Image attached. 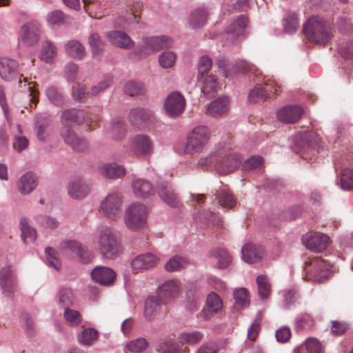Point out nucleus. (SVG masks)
I'll return each mask as SVG.
<instances>
[{"mask_svg": "<svg viewBox=\"0 0 353 353\" xmlns=\"http://www.w3.org/2000/svg\"><path fill=\"white\" fill-rule=\"evenodd\" d=\"M41 25L37 21H31L21 28V38L28 46L36 44L39 40Z\"/></svg>", "mask_w": 353, "mask_h": 353, "instance_id": "obj_14", "label": "nucleus"}, {"mask_svg": "<svg viewBox=\"0 0 353 353\" xmlns=\"http://www.w3.org/2000/svg\"><path fill=\"white\" fill-rule=\"evenodd\" d=\"M132 189L136 196L147 198L154 194L152 184L143 179H137L132 182Z\"/></svg>", "mask_w": 353, "mask_h": 353, "instance_id": "obj_31", "label": "nucleus"}, {"mask_svg": "<svg viewBox=\"0 0 353 353\" xmlns=\"http://www.w3.org/2000/svg\"><path fill=\"white\" fill-rule=\"evenodd\" d=\"M60 119L62 125H81L85 121V114L81 110L68 108L63 111Z\"/></svg>", "mask_w": 353, "mask_h": 353, "instance_id": "obj_27", "label": "nucleus"}, {"mask_svg": "<svg viewBox=\"0 0 353 353\" xmlns=\"http://www.w3.org/2000/svg\"><path fill=\"white\" fill-rule=\"evenodd\" d=\"M123 200L120 194L110 193L106 196L101 204V209L108 218L116 220L122 215Z\"/></svg>", "mask_w": 353, "mask_h": 353, "instance_id": "obj_8", "label": "nucleus"}, {"mask_svg": "<svg viewBox=\"0 0 353 353\" xmlns=\"http://www.w3.org/2000/svg\"><path fill=\"white\" fill-rule=\"evenodd\" d=\"M124 92L132 97L143 94L145 90L143 83L129 81L124 86Z\"/></svg>", "mask_w": 353, "mask_h": 353, "instance_id": "obj_49", "label": "nucleus"}, {"mask_svg": "<svg viewBox=\"0 0 353 353\" xmlns=\"http://www.w3.org/2000/svg\"><path fill=\"white\" fill-rule=\"evenodd\" d=\"M172 40L168 37H144L142 44L137 47V52L140 55H149L157 51L171 47Z\"/></svg>", "mask_w": 353, "mask_h": 353, "instance_id": "obj_7", "label": "nucleus"}, {"mask_svg": "<svg viewBox=\"0 0 353 353\" xmlns=\"http://www.w3.org/2000/svg\"><path fill=\"white\" fill-rule=\"evenodd\" d=\"M148 208L141 203L130 204L124 212V222L126 227L132 231L143 229L147 223Z\"/></svg>", "mask_w": 353, "mask_h": 353, "instance_id": "obj_5", "label": "nucleus"}, {"mask_svg": "<svg viewBox=\"0 0 353 353\" xmlns=\"http://www.w3.org/2000/svg\"><path fill=\"white\" fill-rule=\"evenodd\" d=\"M163 303L157 296H151L146 299L145 303V316L148 321L152 320L161 310Z\"/></svg>", "mask_w": 353, "mask_h": 353, "instance_id": "obj_37", "label": "nucleus"}, {"mask_svg": "<svg viewBox=\"0 0 353 353\" xmlns=\"http://www.w3.org/2000/svg\"><path fill=\"white\" fill-rule=\"evenodd\" d=\"M37 177L32 172L23 174L17 182L18 191L23 195L30 194L37 186Z\"/></svg>", "mask_w": 353, "mask_h": 353, "instance_id": "obj_24", "label": "nucleus"}, {"mask_svg": "<svg viewBox=\"0 0 353 353\" xmlns=\"http://www.w3.org/2000/svg\"><path fill=\"white\" fill-rule=\"evenodd\" d=\"M21 77L19 71V64L15 60L8 57L0 58V77L2 80L13 81L19 79V83L21 85Z\"/></svg>", "mask_w": 353, "mask_h": 353, "instance_id": "obj_10", "label": "nucleus"}, {"mask_svg": "<svg viewBox=\"0 0 353 353\" xmlns=\"http://www.w3.org/2000/svg\"><path fill=\"white\" fill-rule=\"evenodd\" d=\"M242 259L247 263H253L259 261L263 254V250L261 247L252 243L245 245L242 250Z\"/></svg>", "mask_w": 353, "mask_h": 353, "instance_id": "obj_30", "label": "nucleus"}, {"mask_svg": "<svg viewBox=\"0 0 353 353\" xmlns=\"http://www.w3.org/2000/svg\"><path fill=\"white\" fill-rule=\"evenodd\" d=\"M283 26L287 33L295 32L299 27L297 15L295 13L288 14L284 19Z\"/></svg>", "mask_w": 353, "mask_h": 353, "instance_id": "obj_53", "label": "nucleus"}, {"mask_svg": "<svg viewBox=\"0 0 353 353\" xmlns=\"http://www.w3.org/2000/svg\"><path fill=\"white\" fill-rule=\"evenodd\" d=\"M87 94L86 84L77 82L72 86V97L74 101L84 102L87 99Z\"/></svg>", "mask_w": 353, "mask_h": 353, "instance_id": "obj_48", "label": "nucleus"}, {"mask_svg": "<svg viewBox=\"0 0 353 353\" xmlns=\"http://www.w3.org/2000/svg\"><path fill=\"white\" fill-rule=\"evenodd\" d=\"M267 93L263 92L262 85L259 83H256L255 87L250 92L248 99L250 102L256 103L258 101H264L267 100Z\"/></svg>", "mask_w": 353, "mask_h": 353, "instance_id": "obj_56", "label": "nucleus"}, {"mask_svg": "<svg viewBox=\"0 0 353 353\" xmlns=\"http://www.w3.org/2000/svg\"><path fill=\"white\" fill-rule=\"evenodd\" d=\"M263 163L261 157H252L248 159L243 165L245 170H254L259 168Z\"/></svg>", "mask_w": 353, "mask_h": 353, "instance_id": "obj_63", "label": "nucleus"}, {"mask_svg": "<svg viewBox=\"0 0 353 353\" xmlns=\"http://www.w3.org/2000/svg\"><path fill=\"white\" fill-rule=\"evenodd\" d=\"M160 258L150 252H147L136 256L131 262L134 271L139 272L155 267L159 262Z\"/></svg>", "mask_w": 353, "mask_h": 353, "instance_id": "obj_18", "label": "nucleus"}, {"mask_svg": "<svg viewBox=\"0 0 353 353\" xmlns=\"http://www.w3.org/2000/svg\"><path fill=\"white\" fill-rule=\"evenodd\" d=\"M228 98L219 97L213 101L207 108L206 113L212 117H219L228 112L229 107Z\"/></svg>", "mask_w": 353, "mask_h": 353, "instance_id": "obj_32", "label": "nucleus"}, {"mask_svg": "<svg viewBox=\"0 0 353 353\" xmlns=\"http://www.w3.org/2000/svg\"><path fill=\"white\" fill-rule=\"evenodd\" d=\"M340 183L343 190L353 189V169L347 167L343 168L340 172Z\"/></svg>", "mask_w": 353, "mask_h": 353, "instance_id": "obj_44", "label": "nucleus"}, {"mask_svg": "<svg viewBox=\"0 0 353 353\" xmlns=\"http://www.w3.org/2000/svg\"><path fill=\"white\" fill-rule=\"evenodd\" d=\"M45 253L46 254L48 265L54 268L57 270H59L61 265L58 257V253L50 247L46 248Z\"/></svg>", "mask_w": 353, "mask_h": 353, "instance_id": "obj_52", "label": "nucleus"}, {"mask_svg": "<svg viewBox=\"0 0 353 353\" xmlns=\"http://www.w3.org/2000/svg\"><path fill=\"white\" fill-rule=\"evenodd\" d=\"M261 314L258 313L256 318L254 319L248 331V338L250 341H254L258 336L261 329Z\"/></svg>", "mask_w": 353, "mask_h": 353, "instance_id": "obj_60", "label": "nucleus"}, {"mask_svg": "<svg viewBox=\"0 0 353 353\" xmlns=\"http://www.w3.org/2000/svg\"><path fill=\"white\" fill-rule=\"evenodd\" d=\"M98 246L100 253L105 259H114L123 252L119 234L110 228H106L99 232Z\"/></svg>", "mask_w": 353, "mask_h": 353, "instance_id": "obj_2", "label": "nucleus"}, {"mask_svg": "<svg viewBox=\"0 0 353 353\" xmlns=\"http://www.w3.org/2000/svg\"><path fill=\"white\" fill-rule=\"evenodd\" d=\"M101 173L106 178L120 179L125 174V168L117 163H105L101 165Z\"/></svg>", "mask_w": 353, "mask_h": 353, "instance_id": "obj_34", "label": "nucleus"}, {"mask_svg": "<svg viewBox=\"0 0 353 353\" xmlns=\"http://www.w3.org/2000/svg\"><path fill=\"white\" fill-rule=\"evenodd\" d=\"M158 194L162 201L172 208H178L181 205L179 194L172 186L168 183H162L158 185Z\"/></svg>", "mask_w": 353, "mask_h": 353, "instance_id": "obj_16", "label": "nucleus"}, {"mask_svg": "<svg viewBox=\"0 0 353 353\" xmlns=\"http://www.w3.org/2000/svg\"><path fill=\"white\" fill-rule=\"evenodd\" d=\"M64 48L66 54L74 59H81L85 54L84 47L76 40L68 41Z\"/></svg>", "mask_w": 353, "mask_h": 353, "instance_id": "obj_38", "label": "nucleus"}, {"mask_svg": "<svg viewBox=\"0 0 353 353\" xmlns=\"http://www.w3.org/2000/svg\"><path fill=\"white\" fill-rule=\"evenodd\" d=\"M46 21L48 24L50 26H59L62 24L69 23L70 17L65 15L62 11L55 10L47 14Z\"/></svg>", "mask_w": 353, "mask_h": 353, "instance_id": "obj_39", "label": "nucleus"}, {"mask_svg": "<svg viewBox=\"0 0 353 353\" xmlns=\"http://www.w3.org/2000/svg\"><path fill=\"white\" fill-rule=\"evenodd\" d=\"M210 135V130L205 126L193 128L187 137L185 152L191 154L201 152L208 143Z\"/></svg>", "mask_w": 353, "mask_h": 353, "instance_id": "obj_6", "label": "nucleus"}, {"mask_svg": "<svg viewBox=\"0 0 353 353\" xmlns=\"http://www.w3.org/2000/svg\"><path fill=\"white\" fill-rule=\"evenodd\" d=\"M148 343L144 338L131 341L126 345L127 349L134 353H140L147 348Z\"/></svg>", "mask_w": 353, "mask_h": 353, "instance_id": "obj_58", "label": "nucleus"}, {"mask_svg": "<svg viewBox=\"0 0 353 353\" xmlns=\"http://www.w3.org/2000/svg\"><path fill=\"white\" fill-rule=\"evenodd\" d=\"M198 79L202 83L201 91L205 96L212 97L216 94L218 83L214 75L210 74L203 78H198Z\"/></svg>", "mask_w": 353, "mask_h": 353, "instance_id": "obj_35", "label": "nucleus"}, {"mask_svg": "<svg viewBox=\"0 0 353 353\" xmlns=\"http://www.w3.org/2000/svg\"><path fill=\"white\" fill-rule=\"evenodd\" d=\"M50 122L46 117H38L35 123L37 139L41 141H46L47 137L46 129Z\"/></svg>", "mask_w": 353, "mask_h": 353, "instance_id": "obj_45", "label": "nucleus"}, {"mask_svg": "<svg viewBox=\"0 0 353 353\" xmlns=\"http://www.w3.org/2000/svg\"><path fill=\"white\" fill-rule=\"evenodd\" d=\"M19 226L21 231V239L24 243H27L28 241H35L36 230L29 225L26 218L21 219Z\"/></svg>", "mask_w": 353, "mask_h": 353, "instance_id": "obj_43", "label": "nucleus"}, {"mask_svg": "<svg viewBox=\"0 0 353 353\" xmlns=\"http://www.w3.org/2000/svg\"><path fill=\"white\" fill-rule=\"evenodd\" d=\"M130 121L133 125L152 123L155 117L152 111L141 108L132 109L129 114Z\"/></svg>", "mask_w": 353, "mask_h": 353, "instance_id": "obj_28", "label": "nucleus"}, {"mask_svg": "<svg viewBox=\"0 0 353 353\" xmlns=\"http://www.w3.org/2000/svg\"><path fill=\"white\" fill-rule=\"evenodd\" d=\"M329 241L330 239L327 235L319 232L307 234L303 238V242L305 247L315 252L324 251L327 248Z\"/></svg>", "mask_w": 353, "mask_h": 353, "instance_id": "obj_11", "label": "nucleus"}, {"mask_svg": "<svg viewBox=\"0 0 353 353\" xmlns=\"http://www.w3.org/2000/svg\"><path fill=\"white\" fill-rule=\"evenodd\" d=\"M258 292L261 299H266L270 294L271 285L265 276L260 275L256 279Z\"/></svg>", "mask_w": 353, "mask_h": 353, "instance_id": "obj_50", "label": "nucleus"}, {"mask_svg": "<svg viewBox=\"0 0 353 353\" xmlns=\"http://www.w3.org/2000/svg\"><path fill=\"white\" fill-rule=\"evenodd\" d=\"M59 250L63 254L68 252L77 255L79 262L86 264L88 262L87 253L80 242L74 240L63 241L59 244Z\"/></svg>", "mask_w": 353, "mask_h": 353, "instance_id": "obj_17", "label": "nucleus"}, {"mask_svg": "<svg viewBox=\"0 0 353 353\" xmlns=\"http://www.w3.org/2000/svg\"><path fill=\"white\" fill-rule=\"evenodd\" d=\"M131 150L137 156L149 157L154 151L153 141L147 134H137L131 139Z\"/></svg>", "mask_w": 353, "mask_h": 353, "instance_id": "obj_9", "label": "nucleus"}, {"mask_svg": "<svg viewBox=\"0 0 353 353\" xmlns=\"http://www.w3.org/2000/svg\"><path fill=\"white\" fill-rule=\"evenodd\" d=\"M223 304L219 296L215 293H211L207 298V307L209 312L216 313L222 308Z\"/></svg>", "mask_w": 353, "mask_h": 353, "instance_id": "obj_55", "label": "nucleus"}, {"mask_svg": "<svg viewBox=\"0 0 353 353\" xmlns=\"http://www.w3.org/2000/svg\"><path fill=\"white\" fill-rule=\"evenodd\" d=\"M68 195L74 199H82L87 196L88 186L81 179L77 178L69 183L68 187Z\"/></svg>", "mask_w": 353, "mask_h": 353, "instance_id": "obj_29", "label": "nucleus"}, {"mask_svg": "<svg viewBox=\"0 0 353 353\" xmlns=\"http://www.w3.org/2000/svg\"><path fill=\"white\" fill-rule=\"evenodd\" d=\"M314 321L309 314L299 315L296 320V327L299 330H309L313 327Z\"/></svg>", "mask_w": 353, "mask_h": 353, "instance_id": "obj_54", "label": "nucleus"}, {"mask_svg": "<svg viewBox=\"0 0 353 353\" xmlns=\"http://www.w3.org/2000/svg\"><path fill=\"white\" fill-rule=\"evenodd\" d=\"M63 316L67 324L71 327L79 326L82 322L81 313L71 307L64 309Z\"/></svg>", "mask_w": 353, "mask_h": 353, "instance_id": "obj_42", "label": "nucleus"}, {"mask_svg": "<svg viewBox=\"0 0 353 353\" xmlns=\"http://www.w3.org/2000/svg\"><path fill=\"white\" fill-rule=\"evenodd\" d=\"M188 264V260L181 256L171 257L165 264V270L168 272L179 271L185 268Z\"/></svg>", "mask_w": 353, "mask_h": 353, "instance_id": "obj_40", "label": "nucleus"}, {"mask_svg": "<svg viewBox=\"0 0 353 353\" xmlns=\"http://www.w3.org/2000/svg\"><path fill=\"white\" fill-rule=\"evenodd\" d=\"M209 257L216 261V267L219 269L226 268L232 261L231 256L224 249H212L209 252Z\"/></svg>", "mask_w": 353, "mask_h": 353, "instance_id": "obj_36", "label": "nucleus"}, {"mask_svg": "<svg viewBox=\"0 0 353 353\" xmlns=\"http://www.w3.org/2000/svg\"><path fill=\"white\" fill-rule=\"evenodd\" d=\"M56 53V48L50 41H45L43 42L40 55L41 59L49 63L54 58Z\"/></svg>", "mask_w": 353, "mask_h": 353, "instance_id": "obj_46", "label": "nucleus"}, {"mask_svg": "<svg viewBox=\"0 0 353 353\" xmlns=\"http://www.w3.org/2000/svg\"><path fill=\"white\" fill-rule=\"evenodd\" d=\"M262 89L263 92L267 93V98L270 97V94L272 93L278 94L281 88L271 79H263L262 83Z\"/></svg>", "mask_w": 353, "mask_h": 353, "instance_id": "obj_61", "label": "nucleus"}, {"mask_svg": "<svg viewBox=\"0 0 353 353\" xmlns=\"http://www.w3.org/2000/svg\"><path fill=\"white\" fill-rule=\"evenodd\" d=\"M46 95L54 105L61 107L64 105L65 99L62 93L54 85H49L46 88Z\"/></svg>", "mask_w": 353, "mask_h": 353, "instance_id": "obj_41", "label": "nucleus"}, {"mask_svg": "<svg viewBox=\"0 0 353 353\" xmlns=\"http://www.w3.org/2000/svg\"><path fill=\"white\" fill-rule=\"evenodd\" d=\"M56 300L59 307L63 309L72 307L77 303V299L72 290L66 286L59 288Z\"/></svg>", "mask_w": 353, "mask_h": 353, "instance_id": "obj_26", "label": "nucleus"}, {"mask_svg": "<svg viewBox=\"0 0 353 353\" xmlns=\"http://www.w3.org/2000/svg\"><path fill=\"white\" fill-rule=\"evenodd\" d=\"M242 157L237 153L210 154L205 157L200 158V165H213L221 174H227L236 169L242 162Z\"/></svg>", "mask_w": 353, "mask_h": 353, "instance_id": "obj_1", "label": "nucleus"}, {"mask_svg": "<svg viewBox=\"0 0 353 353\" xmlns=\"http://www.w3.org/2000/svg\"><path fill=\"white\" fill-rule=\"evenodd\" d=\"M176 55L172 52H165L159 57V63L161 67L169 68L175 63Z\"/></svg>", "mask_w": 353, "mask_h": 353, "instance_id": "obj_62", "label": "nucleus"}, {"mask_svg": "<svg viewBox=\"0 0 353 353\" xmlns=\"http://www.w3.org/2000/svg\"><path fill=\"white\" fill-rule=\"evenodd\" d=\"M212 68V60L208 56L201 57L198 65V78H203L209 75L208 72Z\"/></svg>", "mask_w": 353, "mask_h": 353, "instance_id": "obj_57", "label": "nucleus"}, {"mask_svg": "<svg viewBox=\"0 0 353 353\" xmlns=\"http://www.w3.org/2000/svg\"><path fill=\"white\" fill-rule=\"evenodd\" d=\"M234 297L235 300V304L242 307H246L248 306L250 299L248 293L245 288H241L236 290L234 292Z\"/></svg>", "mask_w": 353, "mask_h": 353, "instance_id": "obj_59", "label": "nucleus"}, {"mask_svg": "<svg viewBox=\"0 0 353 353\" xmlns=\"http://www.w3.org/2000/svg\"><path fill=\"white\" fill-rule=\"evenodd\" d=\"M110 132L112 138L115 140L124 138L126 130L123 121L120 119H114L111 124Z\"/></svg>", "mask_w": 353, "mask_h": 353, "instance_id": "obj_47", "label": "nucleus"}, {"mask_svg": "<svg viewBox=\"0 0 353 353\" xmlns=\"http://www.w3.org/2000/svg\"><path fill=\"white\" fill-rule=\"evenodd\" d=\"M248 24V19L245 16L239 17L226 30L227 39H230L232 43H234L237 39L243 37Z\"/></svg>", "mask_w": 353, "mask_h": 353, "instance_id": "obj_19", "label": "nucleus"}, {"mask_svg": "<svg viewBox=\"0 0 353 353\" xmlns=\"http://www.w3.org/2000/svg\"><path fill=\"white\" fill-rule=\"evenodd\" d=\"M0 287L3 294L11 296L17 290V281L11 266H6L0 270Z\"/></svg>", "mask_w": 353, "mask_h": 353, "instance_id": "obj_12", "label": "nucleus"}, {"mask_svg": "<svg viewBox=\"0 0 353 353\" xmlns=\"http://www.w3.org/2000/svg\"><path fill=\"white\" fill-rule=\"evenodd\" d=\"M60 136L65 144L70 145L76 151L82 152L86 148V141L79 137L74 132L71 125H62Z\"/></svg>", "mask_w": 353, "mask_h": 353, "instance_id": "obj_13", "label": "nucleus"}, {"mask_svg": "<svg viewBox=\"0 0 353 353\" xmlns=\"http://www.w3.org/2000/svg\"><path fill=\"white\" fill-rule=\"evenodd\" d=\"M208 8L204 6L194 8L188 17V23L193 29H198L203 27L208 19Z\"/></svg>", "mask_w": 353, "mask_h": 353, "instance_id": "obj_20", "label": "nucleus"}, {"mask_svg": "<svg viewBox=\"0 0 353 353\" xmlns=\"http://www.w3.org/2000/svg\"><path fill=\"white\" fill-rule=\"evenodd\" d=\"M305 349L307 350V353H321V344L316 339H309L305 343Z\"/></svg>", "mask_w": 353, "mask_h": 353, "instance_id": "obj_64", "label": "nucleus"}, {"mask_svg": "<svg viewBox=\"0 0 353 353\" xmlns=\"http://www.w3.org/2000/svg\"><path fill=\"white\" fill-rule=\"evenodd\" d=\"M215 200L223 208L232 209L236 205V199L227 189L216 190L213 193Z\"/></svg>", "mask_w": 353, "mask_h": 353, "instance_id": "obj_33", "label": "nucleus"}, {"mask_svg": "<svg viewBox=\"0 0 353 353\" xmlns=\"http://www.w3.org/2000/svg\"><path fill=\"white\" fill-rule=\"evenodd\" d=\"M303 112L301 106L287 105L278 110L277 117L282 122L294 123L301 118Z\"/></svg>", "mask_w": 353, "mask_h": 353, "instance_id": "obj_21", "label": "nucleus"}, {"mask_svg": "<svg viewBox=\"0 0 353 353\" xmlns=\"http://www.w3.org/2000/svg\"><path fill=\"white\" fill-rule=\"evenodd\" d=\"M106 37L110 43L120 48L131 49L134 46L132 39L126 33L119 30L110 31Z\"/></svg>", "mask_w": 353, "mask_h": 353, "instance_id": "obj_23", "label": "nucleus"}, {"mask_svg": "<svg viewBox=\"0 0 353 353\" xmlns=\"http://www.w3.org/2000/svg\"><path fill=\"white\" fill-rule=\"evenodd\" d=\"M330 263L321 257H309L305 262L303 279L308 281L323 282L330 275Z\"/></svg>", "mask_w": 353, "mask_h": 353, "instance_id": "obj_4", "label": "nucleus"}, {"mask_svg": "<svg viewBox=\"0 0 353 353\" xmlns=\"http://www.w3.org/2000/svg\"><path fill=\"white\" fill-rule=\"evenodd\" d=\"M185 101L184 97L178 92L170 93L165 102V108L167 113L172 117H175L184 110Z\"/></svg>", "mask_w": 353, "mask_h": 353, "instance_id": "obj_15", "label": "nucleus"}, {"mask_svg": "<svg viewBox=\"0 0 353 353\" xmlns=\"http://www.w3.org/2000/svg\"><path fill=\"white\" fill-rule=\"evenodd\" d=\"M91 276L96 282L104 285L112 284L115 278V272L107 267H97L92 270Z\"/></svg>", "mask_w": 353, "mask_h": 353, "instance_id": "obj_25", "label": "nucleus"}, {"mask_svg": "<svg viewBox=\"0 0 353 353\" xmlns=\"http://www.w3.org/2000/svg\"><path fill=\"white\" fill-rule=\"evenodd\" d=\"M202 338L203 334L199 331H194L192 332H183L179 335V341L183 344L187 343L193 345L200 342Z\"/></svg>", "mask_w": 353, "mask_h": 353, "instance_id": "obj_51", "label": "nucleus"}, {"mask_svg": "<svg viewBox=\"0 0 353 353\" xmlns=\"http://www.w3.org/2000/svg\"><path fill=\"white\" fill-rule=\"evenodd\" d=\"M303 32L307 39L317 44H325L331 38L332 30L329 25L312 17L305 23Z\"/></svg>", "mask_w": 353, "mask_h": 353, "instance_id": "obj_3", "label": "nucleus"}, {"mask_svg": "<svg viewBox=\"0 0 353 353\" xmlns=\"http://www.w3.org/2000/svg\"><path fill=\"white\" fill-rule=\"evenodd\" d=\"M180 292L177 281L168 280L164 282L159 289L157 296L165 304L170 300L175 298Z\"/></svg>", "mask_w": 353, "mask_h": 353, "instance_id": "obj_22", "label": "nucleus"}]
</instances>
